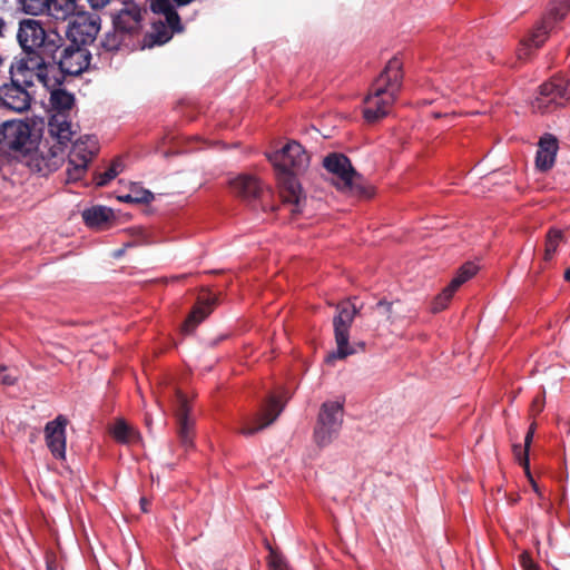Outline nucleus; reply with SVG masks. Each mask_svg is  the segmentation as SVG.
Masks as SVG:
<instances>
[{"instance_id":"nucleus-1","label":"nucleus","mask_w":570,"mask_h":570,"mask_svg":"<svg viewBox=\"0 0 570 570\" xmlns=\"http://www.w3.org/2000/svg\"><path fill=\"white\" fill-rule=\"evenodd\" d=\"M268 159L273 163L277 173L283 206L287 207L291 214L302 213L305 197L302 195V188L296 176L308 167V154L301 144L292 140L281 150L269 155Z\"/></svg>"},{"instance_id":"nucleus-2","label":"nucleus","mask_w":570,"mask_h":570,"mask_svg":"<svg viewBox=\"0 0 570 570\" xmlns=\"http://www.w3.org/2000/svg\"><path fill=\"white\" fill-rule=\"evenodd\" d=\"M60 86L61 83L52 88H46L50 92V105L53 110L48 122V132L52 144L48 149L47 157L42 156L46 161L45 169L48 171L56 169L63 159L65 149L73 135L68 112L75 105V97ZM41 155H43V151H41Z\"/></svg>"},{"instance_id":"nucleus-3","label":"nucleus","mask_w":570,"mask_h":570,"mask_svg":"<svg viewBox=\"0 0 570 570\" xmlns=\"http://www.w3.org/2000/svg\"><path fill=\"white\" fill-rule=\"evenodd\" d=\"M401 69V61L392 58L373 82L364 99L363 116L367 122L379 121L390 114L402 86Z\"/></svg>"},{"instance_id":"nucleus-4","label":"nucleus","mask_w":570,"mask_h":570,"mask_svg":"<svg viewBox=\"0 0 570 570\" xmlns=\"http://www.w3.org/2000/svg\"><path fill=\"white\" fill-rule=\"evenodd\" d=\"M50 57L39 52L26 53L23 58L10 66V79L22 82L28 88L41 85L45 88L58 86L61 81L55 65L48 61Z\"/></svg>"},{"instance_id":"nucleus-5","label":"nucleus","mask_w":570,"mask_h":570,"mask_svg":"<svg viewBox=\"0 0 570 570\" xmlns=\"http://www.w3.org/2000/svg\"><path fill=\"white\" fill-rule=\"evenodd\" d=\"M17 38L24 53L39 52L47 57H53L62 45L58 32L46 30L41 21L32 18L19 22Z\"/></svg>"},{"instance_id":"nucleus-6","label":"nucleus","mask_w":570,"mask_h":570,"mask_svg":"<svg viewBox=\"0 0 570 570\" xmlns=\"http://www.w3.org/2000/svg\"><path fill=\"white\" fill-rule=\"evenodd\" d=\"M570 10V0H552L549 12L543 20L534 28L530 37L523 39L517 50L519 60H527L532 52L539 49L553 31L558 21L562 20Z\"/></svg>"},{"instance_id":"nucleus-7","label":"nucleus","mask_w":570,"mask_h":570,"mask_svg":"<svg viewBox=\"0 0 570 570\" xmlns=\"http://www.w3.org/2000/svg\"><path fill=\"white\" fill-rule=\"evenodd\" d=\"M357 313L358 309L348 301L341 302L336 305V315L333 318V327L337 350L336 352L327 355V363H331L334 360H343L355 353V350L350 345L348 341L350 328Z\"/></svg>"},{"instance_id":"nucleus-8","label":"nucleus","mask_w":570,"mask_h":570,"mask_svg":"<svg viewBox=\"0 0 570 570\" xmlns=\"http://www.w3.org/2000/svg\"><path fill=\"white\" fill-rule=\"evenodd\" d=\"M344 416V401L324 402L314 428V440L318 446L331 444L338 435Z\"/></svg>"},{"instance_id":"nucleus-9","label":"nucleus","mask_w":570,"mask_h":570,"mask_svg":"<svg viewBox=\"0 0 570 570\" xmlns=\"http://www.w3.org/2000/svg\"><path fill=\"white\" fill-rule=\"evenodd\" d=\"M98 140L95 136H83L73 142L66 169L69 180H78L83 176L89 161L98 153Z\"/></svg>"},{"instance_id":"nucleus-10","label":"nucleus","mask_w":570,"mask_h":570,"mask_svg":"<svg viewBox=\"0 0 570 570\" xmlns=\"http://www.w3.org/2000/svg\"><path fill=\"white\" fill-rule=\"evenodd\" d=\"M570 101V79L553 78L540 86L539 96L532 107L534 110L550 111L552 106L562 107Z\"/></svg>"},{"instance_id":"nucleus-11","label":"nucleus","mask_w":570,"mask_h":570,"mask_svg":"<svg viewBox=\"0 0 570 570\" xmlns=\"http://www.w3.org/2000/svg\"><path fill=\"white\" fill-rule=\"evenodd\" d=\"M100 30V18L89 12L78 13L69 23L67 37L71 43L86 47L95 41Z\"/></svg>"},{"instance_id":"nucleus-12","label":"nucleus","mask_w":570,"mask_h":570,"mask_svg":"<svg viewBox=\"0 0 570 570\" xmlns=\"http://www.w3.org/2000/svg\"><path fill=\"white\" fill-rule=\"evenodd\" d=\"M32 145L31 127L27 122L10 120L0 125L1 148L29 151Z\"/></svg>"},{"instance_id":"nucleus-13","label":"nucleus","mask_w":570,"mask_h":570,"mask_svg":"<svg viewBox=\"0 0 570 570\" xmlns=\"http://www.w3.org/2000/svg\"><path fill=\"white\" fill-rule=\"evenodd\" d=\"M146 9L134 0H124L121 8L112 16L116 30L128 33L129 37L139 35L142 29Z\"/></svg>"},{"instance_id":"nucleus-14","label":"nucleus","mask_w":570,"mask_h":570,"mask_svg":"<svg viewBox=\"0 0 570 570\" xmlns=\"http://www.w3.org/2000/svg\"><path fill=\"white\" fill-rule=\"evenodd\" d=\"M91 53L86 47L70 43L66 47L58 61V72L68 76H79L90 66Z\"/></svg>"},{"instance_id":"nucleus-15","label":"nucleus","mask_w":570,"mask_h":570,"mask_svg":"<svg viewBox=\"0 0 570 570\" xmlns=\"http://www.w3.org/2000/svg\"><path fill=\"white\" fill-rule=\"evenodd\" d=\"M325 169L333 175V183L341 190L353 188L354 179L357 176L350 159L342 154H330L323 160Z\"/></svg>"},{"instance_id":"nucleus-16","label":"nucleus","mask_w":570,"mask_h":570,"mask_svg":"<svg viewBox=\"0 0 570 570\" xmlns=\"http://www.w3.org/2000/svg\"><path fill=\"white\" fill-rule=\"evenodd\" d=\"M479 266L473 262L464 263L456 272L450 284L434 298L432 304V312L439 313L445 309L452 299L454 293L469 279H471Z\"/></svg>"},{"instance_id":"nucleus-17","label":"nucleus","mask_w":570,"mask_h":570,"mask_svg":"<svg viewBox=\"0 0 570 570\" xmlns=\"http://www.w3.org/2000/svg\"><path fill=\"white\" fill-rule=\"evenodd\" d=\"M0 102L6 108L22 112L30 108L31 95L29 88L16 79L0 86Z\"/></svg>"},{"instance_id":"nucleus-18","label":"nucleus","mask_w":570,"mask_h":570,"mask_svg":"<svg viewBox=\"0 0 570 570\" xmlns=\"http://www.w3.org/2000/svg\"><path fill=\"white\" fill-rule=\"evenodd\" d=\"M68 420L58 415L45 426L46 443L56 459H65L66 455V426Z\"/></svg>"},{"instance_id":"nucleus-19","label":"nucleus","mask_w":570,"mask_h":570,"mask_svg":"<svg viewBox=\"0 0 570 570\" xmlns=\"http://www.w3.org/2000/svg\"><path fill=\"white\" fill-rule=\"evenodd\" d=\"M176 419L178 425V438L181 445L186 449L193 446V428L194 423L189 419V405L186 395L177 391L176 392Z\"/></svg>"},{"instance_id":"nucleus-20","label":"nucleus","mask_w":570,"mask_h":570,"mask_svg":"<svg viewBox=\"0 0 570 570\" xmlns=\"http://www.w3.org/2000/svg\"><path fill=\"white\" fill-rule=\"evenodd\" d=\"M559 149L558 139L551 134H544L539 142L535 155V166L540 171L551 169Z\"/></svg>"},{"instance_id":"nucleus-21","label":"nucleus","mask_w":570,"mask_h":570,"mask_svg":"<svg viewBox=\"0 0 570 570\" xmlns=\"http://www.w3.org/2000/svg\"><path fill=\"white\" fill-rule=\"evenodd\" d=\"M284 405L276 396H271L267 404L258 415L259 424L256 426H244L240 433L245 436L254 435L256 432L272 424L283 411Z\"/></svg>"},{"instance_id":"nucleus-22","label":"nucleus","mask_w":570,"mask_h":570,"mask_svg":"<svg viewBox=\"0 0 570 570\" xmlns=\"http://www.w3.org/2000/svg\"><path fill=\"white\" fill-rule=\"evenodd\" d=\"M77 0H46L43 12L57 21H66L78 13Z\"/></svg>"},{"instance_id":"nucleus-23","label":"nucleus","mask_w":570,"mask_h":570,"mask_svg":"<svg viewBox=\"0 0 570 570\" xmlns=\"http://www.w3.org/2000/svg\"><path fill=\"white\" fill-rule=\"evenodd\" d=\"M230 188L234 194L244 199L256 198L262 190L258 179L250 175H239L234 178L230 180Z\"/></svg>"},{"instance_id":"nucleus-24","label":"nucleus","mask_w":570,"mask_h":570,"mask_svg":"<svg viewBox=\"0 0 570 570\" xmlns=\"http://www.w3.org/2000/svg\"><path fill=\"white\" fill-rule=\"evenodd\" d=\"M214 303L215 299L198 303L186 318L183 331L187 334L191 333L212 313L210 305Z\"/></svg>"},{"instance_id":"nucleus-25","label":"nucleus","mask_w":570,"mask_h":570,"mask_svg":"<svg viewBox=\"0 0 570 570\" xmlns=\"http://www.w3.org/2000/svg\"><path fill=\"white\" fill-rule=\"evenodd\" d=\"M111 217V209L104 206H94L82 212L86 225L91 228H102Z\"/></svg>"},{"instance_id":"nucleus-26","label":"nucleus","mask_w":570,"mask_h":570,"mask_svg":"<svg viewBox=\"0 0 570 570\" xmlns=\"http://www.w3.org/2000/svg\"><path fill=\"white\" fill-rule=\"evenodd\" d=\"M173 2L174 0H150V9L155 13L163 14L168 26L175 29L179 24L180 19Z\"/></svg>"},{"instance_id":"nucleus-27","label":"nucleus","mask_w":570,"mask_h":570,"mask_svg":"<svg viewBox=\"0 0 570 570\" xmlns=\"http://www.w3.org/2000/svg\"><path fill=\"white\" fill-rule=\"evenodd\" d=\"M112 435L118 442L129 443L135 438L136 432L124 420H119L114 425Z\"/></svg>"},{"instance_id":"nucleus-28","label":"nucleus","mask_w":570,"mask_h":570,"mask_svg":"<svg viewBox=\"0 0 570 570\" xmlns=\"http://www.w3.org/2000/svg\"><path fill=\"white\" fill-rule=\"evenodd\" d=\"M126 37H129L128 33L121 32L120 30H116V28H114V31L106 33L102 40V47L108 51L118 50L124 43Z\"/></svg>"},{"instance_id":"nucleus-29","label":"nucleus","mask_w":570,"mask_h":570,"mask_svg":"<svg viewBox=\"0 0 570 570\" xmlns=\"http://www.w3.org/2000/svg\"><path fill=\"white\" fill-rule=\"evenodd\" d=\"M513 455L515 460L519 462V464L524 469V472L533 483L534 490L537 491V485L533 482V479L530 473V461H529V450L527 446H522L521 444H514L513 445Z\"/></svg>"},{"instance_id":"nucleus-30","label":"nucleus","mask_w":570,"mask_h":570,"mask_svg":"<svg viewBox=\"0 0 570 570\" xmlns=\"http://www.w3.org/2000/svg\"><path fill=\"white\" fill-rule=\"evenodd\" d=\"M122 199L130 203H149L154 199V195L147 189L134 186Z\"/></svg>"},{"instance_id":"nucleus-31","label":"nucleus","mask_w":570,"mask_h":570,"mask_svg":"<svg viewBox=\"0 0 570 570\" xmlns=\"http://www.w3.org/2000/svg\"><path fill=\"white\" fill-rule=\"evenodd\" d=\"M124 169V164L121 160L117 159L115 160L110 167L102 174H100L98 177H97V185L98 186H105L107 185L110 180H112L114 178H116V176L118 174H120Z\"/></svg>"},{"instance_id":"nucleus-32","label":"nucleus","mask_w":570,"mask_h":570,"mask_svg":"<svg viewBox=\"0 0 570 570\" xmlns=\"http://www.w3.org/2000/svg\"><path fill=\"white\" fill-rule=\"evenodd\" d=\"M566 235L560 229H550L547 234V247L546 249H557L558 247L568 246Z\"/></svg>"},{"instance_id":"nucleus-33","label":"nucleus","mask_w":570,"mask_h":570,"mask_svg":"<svg viewBox=\"0 0 570 570\" xmlns=\"http://www.w3.org/2000/svg\"><path fill=\"white\" fill-rule=\"evenodd\" d=\"M268 566L271 570H292L285 558L273 549L268 556Z\"/></svg>"},{"instance_id":"nucleus-34","label":"nucleus","mask_w":570,"mask_h":570,"mask_svg":"<svg viewBox=\"0 0 570 570\" xmlns=\"http://www.w3.org/2000/svg\"><path fill=\"white\" fill-rule=\"evenodd\" d=\"M375 309L385 318V321L390 323H394L396 321V315L393 312V303L381 299L376 304Z\"/></svg>"},{"instance_id":"nucleus-35","label":"nucleus","mask_w":570,"mask_h":570,"mask_svg":"<svg viewBox=\"0 0 570 570\" xmlns=\"http://www.w3.org/2000/svg\"><path fill=\"white\" fill-rule=\"evenodd\" d=\"M46 0H22V9L26 13L37 16L43 13Z\"/></svg>"},{"instance_id":"nucleus-36","label":"nucleus","mask_w":570,"mask_h":570,"mask_svg":"<svg viewBox=\"0 0 570 570\" xmlns=\"http://www.w3.org/2000/svg\"><path fill=\"white\" fill-rule=\"evenodd\" d=\"M18 381L17 370H10L9 367L0 366V384L6 386L14 385Z\"/></svg>"},{"instance_id":"nucleus-37","label":"nucleus","mask_w":570,"mask_h":570,"mask_svg":"<svg viewBox=\"0 0 570 570\" xmlns=\"http://www.w3.org/2000/svg\"><path fill=\"white\" fill-rule=\"evenodd\" d=\"M544 405H546V397H544V392H543L541 395H537L532 400V403L530 405V415L533 417L539 415L543 411Z\"/></svg>"},{"instance_id":"nucleus-38","label":"nucleus","mask_w":570,"mask_h":570,"mask_svg":"<svg viewBox=\"0 0 570 570\" xmlns=\"http://www.w3.org/2000/svg\"><path fill=\"white\" fill-rule=\"evenodd\" d=\"M523 570H540L539 566L533 562L529 552L524 551L519 557Z\"/></svg>"},{"instance_id":"nucleus-39","label":"nucleus","mask_w":570,"mask_h":570,"mask_svg":"<svg viewBox=\"0 0 570 570\" xmlns=\"http://www.w3.org/2000/svg\"><path fill=\"white\" fill-rule=\"evenodd\" d=\"M88 2L91 6V8L101 9L106 7L110 2V0H88Z\"/></svg>"},{"instance_id":"nucleus-40","label":"nucleus","mask_w":570,"mask_h":570,"mask_svg":"<svg viewBox=\"0 0 570 570\" xmlns=\"http://www.w3.org/2000/svg\"><path fill=\"white\" fill-rule=\"evenodd\" d=\"M533 435H534V433L529 432V431L527 432L525 438H524V446H527V449H530V445L533 440Z\"/></svg>"},{"instance_id":"nucleus-41","label":"nucleus","mask_w":570,"mask_h":570,"mask_svg":"<svg viewBox=\"0 0 570 570\" xmlns=\"http://www.w3.org/2000/svg\"><path fill=\"white\" fill-rule=\"evenodd\" d=\"M150 502L146 498L140 499V507L144 512H148V507Z\"/></svg>"},{"instance_id":"nucleus-42","label":"nucleus","mask_w":570,"mask_h":570,"mask_svg":"<svg viewBox=\"0 0 570 570\" xmlns=\"http://www.w3.org/2000/svg\"><path fill=\"white\" fill-rule=\"evenodd\" d=\"M47 569L48 570H55L56 569L55 560L47 559Z\"/></svg>"},{"instance_id":"nucleus-43","label":"nucleus","mask_w":570,"mask_h":570,"mask_svg":"<svg viewBox=\"0 0 570 570\" xmlns=\"http://www.w3.org/2000/svg\"><path fill=\"white\" fill-rule=\"evenodd\" d=\"M153 242L149 240V237L147 235H144V242L142 243H138L136 244L137 246H141V245H151Z\"/></svg>"},{"instance_id":"nucleus-44","label":"nucleus","mask_w":570,"mask_h":570,"mask_svg":"<svg viewBox=\"0 0 570 570\" xmlns=\"http://www.w3.org/2000/svg\"><path fill=\"white\" fill-rule=\"evenodd\" d=\"M193 0H174V2L177 4V6H186L188 3H190Z\"/></svg>"},{"instance_id":"nucleus-45","label":"nucleus","mask_w":570,"mask_h":570,"mask_svg":"<svg viewBox=\"0 0 570 570\" xmlns=\"http://www.w3.org/2000/svg\"><path fill=\"white\" fill-rule=\"evenodd\" d=\"M4 29H6V22L2 18H0V36H3Z\"/></svg>"},{"instance_id":"nucleus-46","label":"nucleus","mask_w":570,"mask_h":570,"mask_svg":"<svg viewBox=\"0 0 570 570\" xmlns=\"http://www.w3.org/2000/svg\"><path fill=\"white\" fill-rule=\"evenodd\" d=\"M535 429H537V423H535V421H533V422L530 424V426H529V430H528V431H529V432L534 433V432H535Z\"/></svg>"},{"instance_id":"nucleus-47","label":"nucleus","mask_w":570,"mask_h":570,"mask_svg":"<svg viewBox=\"0 0 570 570\" xmlns=\"http://www.w3.org/2000/svg\"><path fill=\"white\" fill-rule=\"evenodd\" d=\"M564 279H566L567 282H570V267H569V268H567V269H566V272H564Z\"/></svg>"},{"instance_id":"nucleus-48","label":"nucleus","mask_w":570,"mask_h":570,"mask_svg":"<svg viewBox=\"0 0 570 570\" xmlns=\"http://www.w3.org/2000/svg\"><path fill=\"white\" fill-rule=\"evenodd\" d=\"M122 253H124V252H121V250L115 252L114 257H115V258H118V257H120V256H121V254H122Z\"/></svg>"},{"instance_id":"nucleus-49","label":"nucleus","mask_w":570,"mask_h":570,"mask_svg":"<svg viewBox=\"0 0 570 570\" xmlns=\"http://www.w3.org/2000/svg\"><path fill=\"white\" fill-rule=\"evenodd\" d=\"M551 257H552V256H551V252L546 250V259H547V261H548V259H551Z\"/></svg>"}]
</instances>
